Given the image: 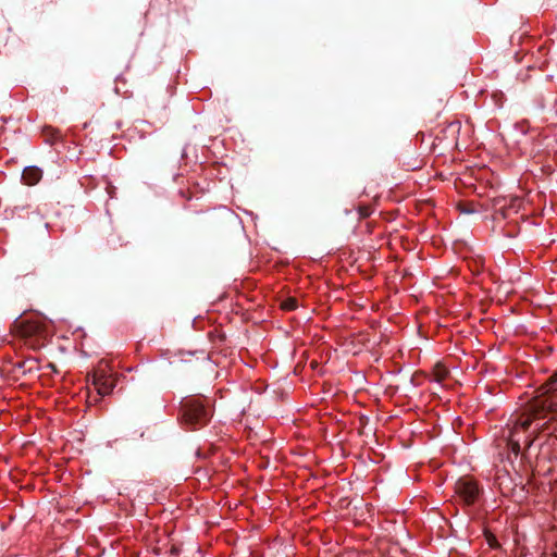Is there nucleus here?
Wrapping results in <instances>:
<instances>
[{"mask_svg":"<svg viewBox=\"0 0 557 557\" xmlns=\"http://www.w3.org/2000/svg\"><path fill=\"white\" fill-rule=\"evenodd\" d=\"M546 410L557 411V404H553L548 398L537 399L531 405L528 412L515 423L508 437L512 451L518 453L520 449L518 432L527 430L532 423H535V429L543 426L544 422L541 421L546 417Z\"/></svg>","mask_w":557,"mask_h":557,"instance_id":"nucleus-1","label":"nucleus"},{"mask_svg":"<svg viewBox=\"0 0 557 557\" xmlns=\"http://www.w3.org/2000/svg\"><path fill=\"white\" fill-rule=\"evenodd\" d=\"M87 382L91 384L100 396L109 395L116 384V373L106 361H100L92 374L87 376Z\"/></svg>","mask_w":557,"mask_h":557,"instance_id":"nucleus-2","label":"nucleus"},{"mask_svg":"<svg viewBox=\"0 0 557 557\" xmlns=\"http://www.w3.org/2000/svg\"><path fill=\"white\" fill-rule=\"evenodd\" d=\"M210 411L200 399H188L181 408V419L186 425L198 426L205 424Z\"/></svg>","mask_w":557,"mask_h":557,"instance_id":"nucleus-3","label":"nucleus"},{"mask_svg":"<svg viewBox=\"0 0 557 557\" xmlns=\"http://www.w3.org/2000/svg\"><path fill=\"white\" fill-rule=\"evenodd\" d=\"M479 493L476 483L470 479L461 478L455 484V494L467 505L474 503Z\"/></svg>","mask_w":557,"mask_h":557,"instance_id":"nucleus-4","label":"nucleus"},{"mask_svg":"<svg viewBox=\"0 0 557 557\" xmlns=\"http://www.w3.org/2000/svg\"><path fill=\"white\" fill-rule=\"evenodd\" d=\"M22 177H23L25 184L35 185L41 178V171L36 166H27L23 171Z\"/></svg>","mask_w":557,"mask_h":557,"instance_id":"nucleus-5","label":"nucleus"},{"mask_svg":"<svg viewBox=\"0 0 557 557\" xmlns=\"http://www.w3.org/2000/svg\"><path fill=\"white\" fill-rule=\"evenodd\" d=\"M281 307L283 310H287V311L294 310L297 308V300L293 297H289L282 301Z\"/></svg>","mask_w":557,"mask_h":557,"instance_id":"nucleus-6","label":"nucleus"},{"mask_svg":"<svg viewBox=\"0 0 557 557\" xmlns=\"http://www.w3.org/2000/svg\"><path fill=\"white\" fill-rule=\"evenodd\" d=\"M550 383H552V384L557 383V371H556V372H555V374L552 376V379H550Z\"/></svg>","mask_w":557,"mask_h":557,"instance_id":"nucleus-7","label":"nucleus"},{"mask_svg":"<svg viewBox=\"0 0 557 557\" xmlns=\"http://www.w3.org/2000/svg\"><path fill=\"white\" fill-rule=\"evenodd\" d=\"M531 443H532V441H531L529 437H528V438H525L524 444H525L527 446H530V445H531Z\"/></svg>","mask_w":557,"mask_h":557,"instance_id":"nucleus-8","label":"nucleus"}]
</instances>
